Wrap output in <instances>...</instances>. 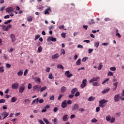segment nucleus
<instances>
[{"mask_svg":"<svg viewBox=\"0 0 124 124\" xmlns=\"http://www.w3.org/2000/svg\"><path fill=\"white\" fill-rule=\"evenodd\" d=\"M43 8H44V7L41 5H40L38 8V9L40 11L43 10Z\"/></svg>","mask_w":124,"mask_h":124,"instance_id":"49","label":"nucleus"},{"mask_svg":"<svg viewBox=\"0 0 124 124\" xmlns=\"http://www.w3.org/2000/svg\"><path fill=\"white\" fill-rule=\"evenodd\" d=\"M25 103H27V104H30V103H31V101L28 99H26L25 100Z\"/></svg>","mask_w":124,"mask_h":124,"instance_id":"38","label":"nucleus"},{"mask_svg":"<svg viewBox=\"0 0 124 124\" xmlns=\"http://www.w3.org/2000/svg\"><path fill=\"white\" fill-rule=\"evenodd\" d=\"M76 64L77 65H80L81 64V59L79 58L76 62Z\"/></svg>","mask_w":124,"mask_h":124,"instance_id":"28","label":"nucleus"},{"mask_svg":"<svg viewBox=\"0 0 124 124\" xmlns=\"http://www.w3.org/2000/svg\"><path fill=\"white\" fill-rule=\"evenodd\" d=\"M119 84V82H114L113 83V86H114V87L118 88V84Z\"/></svg>","mask_w":124,"mask_h":124,"instance_id":"42","label":"nucleus"},{"mask_svg":"<svg viewBox=\"0 0 124 124\" xmlns=\"http://www.w3.org/2000/svg\"><path fill=\"white\" fill-rule=\"evenodd\" d=\"M110 91V89H105L102 91L103 94H105L107 93H108Z\"/></svg>","mask_w":124,"mask_h":124,"instance_id":"26","label":"nucleus"},{"mask_svg":"<svg viewBox=\"0 0 124 124\" xmlns=\"http://www.w3.org/2000/svg\"><path fill=\"white\" fill-rule=\"evenodd\" d=\"M0 72L1 73L4 72V68L3 66L0 67Z\"/></svg>","mask_w":124,"mask_h":124,"instance_id":"33","label":"nucleus"},{"mask_svg":"<svg viewBox=\"0 0 124 124\" xmlns=\"http://www.w3.org/2000/svg\"><path fill=\"white\" fill-rule=\"evenodd\" d=\"M88 57H84L82 59V62H86V61L87 60H88Z\"/></svg>","mask_w":124,"mask_h":124,"instance_id":"57","label":"nucleus"},{"mask_svg":"<svg viewBox=\"0 0 124 124\" xmlns=\"http://www.w3.org/2000/svg\"><path fill=\"white\" fill-rule=\"evenodd\" d=\"M102 45H103V46H108V45H109V43H103L102 44Z\"/></svg>","mask_w":124,"mask_h":124,"instance_id":"61","label":"nucleus"},{"mask_svg":"<svg viewBox=\"0 0 124 124\" xmlns=\"http://www.w3.org/2000/svg\"><path fill=\"white\" fill-rule=\"evenodd\" d=\"M49 12H51V8L50 7H48L47 9H46L45 11V14L46 15V14L49 15Z\"/></svg>","mask_w":124,"mask_h":124,"instance_id":"15","label":"nucleus"},{"mask_svg":"<svg viewBox=\"0 0 124 124\" xmlns=\"http://www.w3.org/2000/svg\"><path fill=\"white\" fill-rule=\"evenodd\" d=\"M65 34H66L65 33L62 32V37H63V38H65Z\"/></svg>","mask_w":124,"mask_h":124,"instance_id":"64","label":"nucleus"},{"mask_svg":"<svg viewBox=\"0 0 124 124\" xmlns=\"http://www.w3.org/2000/svg\"><path fill=\"white\" fill-rule=\"evenodd\" d=\"M67 103L68 105L72 104V100H68Z\"/></svg>","mask_w":124,"mask_h":124,"instance_id":"59","label":"nucleus"},{"mask_svg":"<svg viewBox=\"0 0 124 124\" xmlns=\"http://www.w3.org/2000/svg\"><path fill=\"white\" fill-rule=\"evenodd\" d=\"M0 103H5V100L1 99L0 100Z\"/></svg>","mask_w":124,"mask_h":124,"instance_id":"60","label":"nucleus"},{"mask_svg":"<svg viewBox=\"0 0 124 124\" xmlns=\"http://www.w3.org/2000/svg\"><path fill=\"white\" fill-rule=\"evenodd\" d=\"M62 54H63V55H65V50L63 49H62L61 51V55H62Z\"/></svg>","mask_w":124,"mask_h":124,"instance_id":"41","label":"nucleus"},{"mask_svg":"<svg viewBox=\"0 0 124 124\" xmlns=\"http://www.w3.org/2000/svg\"><path fill=\"white\" fill-rule=\"evenodd\" d=\"M58 110H59V108L57 107H55L53 109V112H54V113H56V112H57L58 111Z\"/></svg>","mask_w":124,"mask_h":124,"instance_id":"53","label":"nucleus"},{"mask_svg":"<svg viewBox=\"0 0 124 124\" xmlns=\"http://www.w3.org/2000/svg\"><path fill=\"white\" fill-rule=\"evenodd\" d=\"M24 74V71L22 70H20L17 73L18 76L21 77Z\"/></svg>","mask_w":124,"mask_h":124,"instance_id":"17","label":"nucleus"},{"mask_svg":"<svg viewBox=\"0 0 124 124\" xmlns=\"http://www.w3.org/2000/svg\"><path fill=\"white\" fill-rule=\"evenodd\" d=\"M106 120L108 121H109L111 120V116L110 115H108L106 117Z\"/></svg>","mask_w":124,"mask_h":124,"instance_id":"47","label":"nucleus"},{"mask_svg":"<svg viewBox=\"0 0 124 124\" xmlns=\"http://www.w3.org/2000/svg\"><path fill=\"white\" fill-rule=\"evenodd\" d=\"M92 123H97V120L95 118H93L91 120Z\"/></svg>","mask_w":124,"mask_h":124,"instance_id":"46","label":"nucleus"},{"mask_svg":"<svg viewBox=\"0 0 124 124\" xmlns=\"http://www.w3.org/2000/svg\"><path fill=\"white\" fill-rule=\"evenodd\" d=\"M31 88H32V85H31V83H29L28 86V90H31Z\"/></svg>","mask_w":124,"mask_h":124,"instance_id":"40","label":"nucleus"},{"mask_svg":"<svg viewBox=\"0 0 124 124\" xmlns=\"http://www.w3.org/2000/svg\"><path fill=\"white\" fill-rule=\"evenodd\" d=\"M39 102V98H37L32 102V104H34V103H35L36 104H37V103H38Z\"/></svg>","mask_w":124,"mask_h":124,"instance_id":"22","label":"nucleus"},{"mask_svg":"<svg viewBox=\"0 0 124 124\" xmlns=\"http://www.w3.org/2000/svg\"><path fill=\"white\" fill-rule=\"evenodd\" d=\"M61 92L62 93H65L66 92V87L63 86L61 88Z\"/></svg>","mask_w":124,"mask_h":124,"instance_id":"24","label":"nucleus"},{"mask_svg":"<svg viewBox=\"0 0 124 124\" xmlns=\"http://www.w3.org/2000/svg\"><path fill=\"white\" fill-rule=\"evenodd\" d=\"M51 41H52V42H56V41H57V38H56L55 37H52Z\"/></svg>","mask_w":124,"mask_h":124,"instance_id":"51","label":"nucleus"},{"mask_svg":"<svg viewBox=\"0 0 124 124\" xmlns=\"http://www.w3.org/2000/svg\"><path fill=\"white\" fill-rule=\"evenodd\" d=\"M27 21L28 22H31L32 21V16H29L27 18Z\"/></svg>","mask_w":124,"mask_h":124,"instance_id":"35","label":"nucleus"},{"mask_svg":"<svg viewBox=\"0 0 124 124\" xmlns=\"http://www.w3.org/2000/svg\"><path fill=\"white\" fill-rule=\"evenodd\" d=\"M121 99V96L119 94H117L114 96V101L115 102H118V101H120Z\"/></svg>","mask_w":124,"mask_h":124,"instance_id":"6","label":"nucleus"},{"mask_svg":"<svg viewBox=\"0 0 124 124\" xmlns=\"http://www.w3.org/2000/svg\"><path fill=\"white\" fill-rule=\"evenodd\" d=\"M62 96H63V94H60L58 97V100H61V99H62Z\"/></svg>","mask_w":124,"mask_h":124,"instance_id":"36","label":"nucleus"},{"mask_svg":"<svg viewBox=\"0 0 124 124\" xmlns=\"http://www.w3.org/2000/svg\"><path fill=\"white\" fill-rule=\"evenodd\" d=\"M6 65L7 68H10V67H11V65L8 63H6Z\"/></svg>","mask_w":124,"mask_h":124,"instance_id":"55","label":"nucleus"},{"mask_svg":"<svg viewBox=\"0 0 124 124\" xmlns=\"http://www.w3.org/2000/svg\"><path fill=\"white\" fill-rule=\"evenodd\" d=\"M9 114L7 113V112L6 111H4L1 113V117H4L3 118V120H4V119H5V118H6V117H8V116H9Z\"/></svg>","mask_w":124,"mask_h":124,"instance_id":"10","label":"nucleus"},{"mask_svg":"<svg viewBox=\"0 0 124 124\" xmlns=\"http://www.w3.org/2000/svg\"><path fill=\"white\" fill-rule=\"evenodd\" d=\"M114 75V74L112 72H108V76H113Z\"/></svg>","mask_w":124,"mask_h":124,"instance_id":"50","label":"nucleus"},{"mask_svg":"<svg viewBox=\"0 0 124 124\" xmlns=\"http://www.w3.org/2000/svg\"><path fill=\"white\" fill-rule=\"evenodd\" d=\"M48 78L52 80L53 79V74L52 73H50L48 75Z\"/></svg>","mask_w":124,"mask_h":124,"instance_id":"39","label":"nucleus"},{"mask_svg":"<svg viewBox=\"0 0 124 124\" xmlns=\"http://www.w3.org/2000/svg\"><path fill=\"white\" fill-rule=\"evenodd\" d=\"M108 81H109V78H107L106 80H104L102 82V84L103 85H104L105 84V83H106L107 82H108Z\"/></svg>","mask_w":124,"mask_h":124,"instance_id":"45","label":"nucleus"},{"mask_svg":"<svg viewBox=\"0 0 124 124\" xmlns=\"http://www.w3.org/2000/svg\"><path fill=\"white\" fill-rule=\"evenodd\" d=\"M46 89H47V87L46 86H44L41 88V89H40L41 93H42V92H44V91H45V90H46Z\"/></svg>","mask_w":124,"mask_h":124,"instance_id":"31","label":"nucleus"},{"mask_svg":"<svg viewBox=\"0 0 124 124\" xmlns=\"http://www.w3.org/2000/svg\"><path fill=\"white\" fill-rule=\"evenodd\" d=\"M34 80L35 82H38V83L39 84H40L41 79H40V78H39V77L34 78Z\"/></svg>","mask_w":124,"mask_h":124,"instance_id":"19","label":"nucleus"},{"mask_svg":"<svg viewBox=\"0 0 124 124\" xmlns=\"http://www.w3.org/2000/svg\"><path fill=\"white\" fill-rule=\"evenodd\" d=\"M37 52L38 53H41L42 52V46H40L38 47Z\"/></svg>","mask_w":124,"mask_h":124,"instance_id":"29","label":"nucleus"},{"mask_svg":"<svg viewBox=\"0 0 124 124\" xmlns=\"http://www.w3.org/2000/svg\"><path fill=\"white\" fill-rule=\"evenodd\" d=\"M93 86L94 87H97L99 86H100V83H99L98 82H93Z\"/></svg>","mask_w":124,"mask_h":124,"instance_id":"18","label":"nucleus"},{"mask_svg":"<svg viewBox=\"0 0 124 124\" xmlns=\"http://www.w3.org/2000/svg\"><path fill=\"white\" fill-rule=\"evenodd\" d=\"M94 46L96 47V48H98V46H99V42H96L94 43Z\"/></svg>","mask_w":124,"mask_h":124,"instance_id":"30","label":"nucleus"},{"mask_svg":"<svg viewBox=\"0 0 124 124\" xmlns=\"http://www.w3.org/2000/svg\"><path fill=\"white\" fill-rule=\"evenodd\" d=\"M19 88V83H14L12 85V89L14 90H17Z\"/></svg>","mask_w":124,"mask_h":124,"instance_id":"5","label":"nucleus"},{"mask_svg":"<svg viewBox=\"0 0 124 124\" xmlns=\"http://www.w3.org/2000/svg\"><path fill=\"white\" fill-rule=\"evenodd\" d=\"M89 24H94V20L93 19H91V20L89 21Z\"/></svg>","mask_w":124,"mask_h":124,"instance_id":"58","label":"nucleus"},{"mask_svg":"<svg viewBox=\"0 0 124 124\" xmlns=\"http://www.w3.org/2000/svg\"><path fill=\"white\" fill-rule=\"evenodd\" d=\"M115 121H116V119L113 117L111 119L110 123H115Z\"/></svg>","mask_w":124,"mask_h":124,"instance_id":"48","label":"nucleus"},{"mask_svg":"<svg viewBox=\"0 0 124 124\" xmlns=\"http://www.w3.org/2000/svg\"><path fill=\"white\" fill-rule=\"evenodd\" d=\"M0 27L2 28V31H8L9 29H10L12 27V25L9 24L7 26L5 25H0Z\"/></svg>","mask_w":124,"mask_h":124,"instance_id":"1","label":"nucleus"},{"mask_svg":"<svg viewBox=\"0 0 124 124\" xmlns=\"http://www.w3.org/2000/svg\"><path fill=\"white\" fill-rule=\"evenodd\" d=\"M77 91H78V89H77V88H75L71 91V93L72 94H74V93H76V92H77Z\"/></svg>","mask_w":124,"mask_h":124,"instance_id":"21","label":"nucleus"},{"mask_svg":"<svg viewBox=\"0 0 124 124\" xmlns=\"http://www.w3.org/2000/svg\"><path fill=\"white\" fill-rule=\"evenodd\" d=\"M43 121L44 122H45V123L46 124H50V122L48 121V120H47L46 119V118H44L43 119Z\"/></svg>","mask_w":124,"mask_h":124,"instance_id":"34","label":"nucleus"},{"mask_svg":"<svg viewBox=\"0 0 124 124\" xmlns=\"http://www.w3.org/2000/svg\"><path fill=\"white\" fill-rule=\"evenodd\" d=\"M16 101H17V98L16 97H13L11 98V102H16Z\"/></svg>","mask_w":124,"mask_h":124,"instance_id":"25","label":"nucleus"},{"mask_svg":"<svg viewBox=\"0 0 124 124\" xmlns=\"http://www.w3.org/2000/svg\"><path fill=\"white\" fill-rule=\"evenodd\" d=\"M39 37H40V35H39V34L36 35L35 36V38H34L35 41H36V40H37V39H38Z\"/></svg>","mask_w":124,"mask_h":124,"instance_id":"37","label":"nucleus"},{"mask_svg":"<svg viewBox=\"0 0 124 124\" xmlns=\"http://www.w3.org/2000/svg\"><path fill=\"white\" fill-rule=\"evenodd\" d=\"M61 107L64 109V108H66L67 107V104L66 103V100H65L64 101L62 102Z\"/></svg>","mask_w":124,"mask_h":124,"instance_id":"11","label":"nucleus"},{"mask_svg":"<svg viewBox=\"0 0 124 124\" xmlns=\"http://www.w3.org/2000/svg\"><path fill=\"white\" fill-rule=\"evenodd\" d=\"M58 58H60V55L58 53L53 55L51 57L52 60H56V59H58Z\"/></svg>","mask_w":124,"mask_h":124,"instance_id":"14","label":"nucleus"},{"mask_svg":"<svg viewBox=\"0 0 124 124\" xmlns=\"http://www.w3.org/2000/svg\"><path fill=\"white\" fill-rule=\"evenodd\" d=\"M74 97V94H69V98H73Z\"/></svg>","mask_w":124,"mask_h":124,"instance_id":"63","label":"nucleus"},{"mask_svg":"<svg viewBox=\"0 0 124 124\" xmlns=\"http://www.w3.org/2000/svg\"><path fill=\"white\" fill-rule=\"evenodd\" d=\"M78 109H79V106L76 104L72 107V111H77Z\"/></svg>","mask_w":124,"mask_h":124,"instance_id":"9","label":"nucleus"},{"mask_svg":"<svg viewBox=\"0 0 124 124\" xmlns=\"http://www.w3.org/2000/svg\"><path fill=\"white\" fill-rule=\"evenodd\" d=\"M57 68H59V69H62V70H63L64 67H63V66H62V65L59 64L57 65Z\"/></svg>","mask_w":124,"mask_h":124,"instance_id":"23","label":"nucleus"},{"mask_svg":"<svg viewBox=\"0 0 124 124\" xmlns=\"http://www.w3.org/2000/svg\"><path fill=\"white\" fill-rule=\"evenodd\" d=\"M95 99V97H94L93 96H90L88 98V101H93Z\"/></svg>","mask_w":124,"mask_h":124,"instance_id":"27","label":"nucleus"},{"mask_svg":"<svg viewBox=\"0 0 124 124\" xmlns=\"http://www.w3.org/2000/svg\"><path fill=\"white\" fill-rule=\"evenodd\" d=\"M25 89H26L25 86H20L19 88V93H24V91H25Z\"/></svg>","mask_w":124,"mask_h":124,"instance_id":"8","label":"nucleus"},{"mask_svg":"<svg viewBox=\"0 0 124 124\" xmlns=\"http://www.w3.org/2000/svg\"><path fill=\"white\" fill-rule=\"evenodd\" d=\"M28 69H26L25 71H24V76H26V75H28Z\"/></svg>","mask_w":124,"mask_h":124,"instance_id":"54","label":"nucleus"},{"mask_svg":"<svg viewBox=\"0 0 124 124\" xmlns=\"http://www.w3.org/2000/svg\"><path fill=\"white\" fill-rule=\"evenodd\" d=\"M55 100V96L52 95L50 97V100Z\"/></svg>","mask_w":124,"mask_h":124,"instance_id":"62","label":"nucleus"},{"mask_svg":"<svg viewBox=\"0 0 124 124\" xmlns=\"http://www.w3.org/2000/svg\"><path fill=\"white\" fill-rule=\"evenodd\" d=\"M100 78L99 77H96L93 78L90 81L89 83H93V82H97L98 80H100Z\"/></svg>","mask_w":124,"mask_h":124,"instance_id":"3","label":"nucleus"},{"mask_svg":"<svg viewBox=\"0 0 124 124\" xmlns=\"http://www.w3.org/2000/svg\"><path fill=\"white\" fill-rule=\"evenodd\" d=\"M65 75L67 77V78H70L73 76V74H70L69 71H66L65 72Z\"/></svg>","mask_w":124,"mask_h":124,"instance_id":"7","label":"nucleus"},{"mask_svg":"<svg viewBox=\"0 0 124 124\" xmlns=\"http://www.w3.org/2000/svg\"><path fill=\"white\" fill-rule=\"evenodd\" d=\"M14 10L13 9V7H10L6 9V11L8 13H11V12H13Z\"/></svg>","mask_w":124,"mask_h":124,"instance_id":"13","label":"nucleus"},{"mask_svg":"<svg viewBox=\"0 0 124 124\" xmlns=\"http://www.w3.org/2000/svg\"><path fill=\"white\" fill-rule=\"evenodd\" d=\"M107 102H108V100H106L105 99H102L99 101V103L101 104H104Z\"/></svg>","mask_w":124,"mask_h":124,"instance_id":"20","label":"nucleus"},{"mask_svg":"<svg viewBox=\"0 0 124 124\" xmlns=\"http://www.w3.org/2000/svg\"><path fill=\"white\" fill-rule=\"evenodd\" d=\"M110 69L111 71H116V67H111L110 68Z\"/></svg>","mask_w":124,"mask_h":124,"instance_id":"44","label":"nucleus"},{"mask_svg":"<svg viewBox=\"0 0 124 124\" xmlns=\"http://www.w3.org/2000/svg\"><path fill=\"white\" fill-rule=\"evenodd\" d=\"M87 86V79H84L82 80V83L80 85V88L84 89Z\"/></svg>","mask_w":124,"mask_h":124,"instance_id":"4","label":"nucleus"},{"mask_svg":"<svg viewBox=\"0 0 124 124\" xmlns=\"http://www.w3.org/2000/svg\"><path fill=\"white\" fill-rule=\"evenodd\" d=\"M38 123H39L40 124H45V123H44V122H43V121L42 120H41V119H39V120H38Z\"/></svg>","mask_w":124,"mask_h":124,"instance_id":"52","label":"nucleus"},{"mask_svg":"<svg viewBox=\"0 0 124 124\" xmlns=\"http://www.w3.org/2000/svg\"><path fill=\"white\" fill-rule=\"evenodd\" d=\"M11 22H12V19H10L8 20H7L6 21L4 22V24L5 25H7V24H9V23H11Z\"/></svg>","mask_w":124,"mask_h":124,"instance_id":"32","label":"nucleus"},{"mask_svg":"<svg viewBox=\"0 0 124 124\" xmlns=\"http://www.w3.org/2000/svg\"><path fill=\"white\" fill-rule=\"evenodd\" d=\"M69 118V117L68 116V115H64L62 117V121H63V122H67V121H68Z\"/></svg>","mask_w":124,"mask_h":124,"instance_id":"12","label":"nucleus"},{"mask_svg":"<svg viewBox=\"0 0 124 124\" xmlns=\"http://www.w3.org/2000/svg\"><path fill=\"white\" fill-rule=\"evenodd\" d=\"M102 67H103V66L101 64H100L98 67V70H101Z\"/></svg>","mask_w":124,"mask_h":124,"instance_id":"43","label":"nucleus"},{"mask_svg":"<svg viewBox=\"0 0 124 124\" xmlns=\"http://www.w3.org/2000/svg\"><path fill=\"white\" fill-rule=\"evenodd\" d=\"M92 52H93V49H89L88 50V54H92Z\"/></svg>","mask_w":124,"mask_h":124,"instance_id":"56","label":"nucleus"},{"mask_svg":"<svg viewBox=\"0 0 124 124\" xmlns=\"http://www.w3.org/2000/svg\"><path fill=\"white\" fill-rule=\"evenodd\" d=\"M10 37L12 39V42H15V41H16V38H15V35L12 34H11L10 35Z\"/></svg>","mask_w":124,"mask_h":124,"instance_id":"16","label":"nucleus"},{"mask_svg":"<svg viewBox=\"0 0 124 124\" xmlns=\"http://www.w3.org/2000/svg\"><path fill=\"white\" fill-rule=\"evenodd\" d=\"M41 88V86L39 85H35L33 87V91L34 92H38V91L40 90Z\"/></svg>","mask_w":124,"mask_h":124,"instance_id":"2","label":"nucleus"}]
</instances>
